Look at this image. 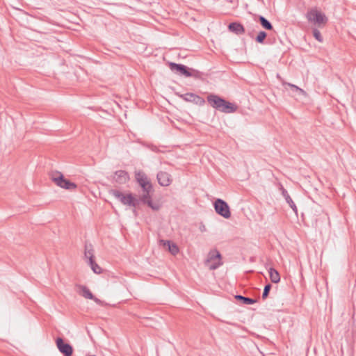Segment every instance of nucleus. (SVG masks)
Masks as SVG:
<instances>
[{
    "instance_id": "f257e3e1",
    "label": "nucleus",
    "mask_w": 356,
    "mask_h": 356,
    "mask_svg": "<svg viewBox=\"0 0 356 356\" xmlns=\"http://www.w3.org/2000/svg\"><path fill=\"white\" fill-rule=\"evenodd\" d=\"M207 102L214 108L225 113H232L237 110V106L216 95H209Z\"/></svg>"
},
{
    "instance_id": "6ab92c4d",
    "label": "nucleus",
    "mask_w": 356,
    "mask_h": 356,
    "mask_svg": "<svg viewBox=\"0 0 356 356\" xmlns=\"http://www.w3.org/2000/svg\"><path fill=\"white\" fill-rule=\"evenodd\" d=\"M80 289H81V292H80V294L84 297L85 298H87V299H92V298H94V296L92 295V293H91V291L89 290V289L88 287H86V286H79Z\"/></svg>"
},
{
    "instance_id": "5701e85b",
    "label": "nucleus",
    "mask_w": 356,
    "mask_h": 356,
    "mask_svg": "<svg viewBox=\"0 0 356 356\" xmlns=\"http://www.w3.org/2000/svg\"><path fill=\"white\" fill-rule=\"evenodd\" d=\"M144 204H147L154 211H158L160 209V204L158 202H153L152 199L150 200H148Z\"/></svg>"
},
{
    "instance_id": "f8f14e48",
    "label": "nucleus",
    "mask_w": 356,
    "mask_h": 356,
    "mask_svg": "<svg viewBox=\"0 0 356 356\" xmlns=\"http://www.w3.org/2000/svg\"><path fill=\"white\" fill-rule=\"evenodd\" d=\"M228 29L236 35H241L245 33V29L243 26L238 22L230 23L228 26Z\"/></svg>"
},
{
    "instance_id": "a878e982",
    "label": "nucleus",
    "mask_w": 356,
    "mask_h": 356,
    "mask_svg": "<svg viewBox=\"0 0 356 356\" xmlns=\"http://www.w3.org/2000/svg\"><path fill=\"white\" fill-rule=\"evenodd\" d=\"M313 35L315 38L316 40H318L320 42H322L323 39L321 34V32L317 29H314L313 31Z\"/></svg>"
},
{
    "instance_id": "cd10ccee",
    "label": "nucleus",
    "mask_w": 356,
    "mask_h": 356,
    "mask_svg": "<svg viewBox=\"0 0 356 356\" xmlns=\"http://www.w3.org/2000/svg\"><path fill=\"white\" fill-rule=\"evenodd\" d=\"M272 286L270 284H268L264 286V291L262 293V299L265 300L269 294L270 290L271 289Z\"/></svg>"
},
{
    "instance_id": "f03ea898",
    "label": "nucleus",
    "mask_w": 356,
    "mask_h": 356,
    "mask_svg": "<svg viewBox=\"0 0 356 356\" xmlns=\"http://www.w3.org/2000/svg\"><path fill=\"white\" fill-rule=\"evenodd\" d=\"M109 194L124 205L136 208L139 204V200H137V198H135L131 193L124 195L118 190L112 189L109 191Z\"/></svg>"
},
{
    "instance_id": "393cba45",
    "label": "nucleus",
    "mask_w": 356,
    "mask_h": 356,
    "mask_svg": "<svg viewBox=\"0 0 356 356\" xmlns=\"http://www.w3.org/2000/svg\"><path fill=\"white\" fill-rule=\"evenodd\" d=\"M266 33L265 31H260L257 36L256 37V42L259 43H263L265 38H266Z\"/></svg>"
},
{
    "instance_id": "bb28decb",
    "label": "nucleus",
    "mask_w": 356,
    "mask_h": 356,
    "mask_svg": "<svg viewBox=\"0 0 356 356\" xmlns=\"http://www.w3.org/2000/svg\"><path fill=\"white\" fill-rule=\"evenodd\" d=\"M138 184L142 188V192L147 191V190H152L153 188V186H152V184L150 183V181L140 183Z\"/></svg>"
},
{
    "instance_id": "c756f323",
    "label": "nucleus",
    "mask_w": 356,
    "mask_h": 356,
    "mask_svg": "<svg viewBox=\"0 0 356 356\" xmlns=\"http://www.w3.org/2000/svg\"><path fill=\"white\" fill-rule=\"evenodd\" d=\"M90 356H96V355H90Z\"/></svg>"
},
{
    "instance_id": "f3484780",
    "label": "nucleus",
    "mask_w": 356,
    "mask_h": 356,
    "mask_svg": "<svg viewBox=\"0 0 356 356\" xmlns=\"http://www.w3.org/2000/svg\"><path fill=\"white\" fill-rule=\"evenodd\" d=\"M135 177H136V181L138 184L149 181L146 174L141 170L136 172Z\"/></svg>"
},
{
    "instance_id": "4be33fe9",
    "label": "nucleus",
    "mask_w": 356,
    "mask_h": 356,
    "mask_svg": "<svg viewBox=\"0 0 356 356\" xmlns=\"http://www.w3.org/2000/svg\"><path fill=\"white\" fill-rule=\"evenodd\" d=\"M259 22L261 23V25L266 30H271L273 29V25L271 23L266 19L263 16H259Z\"/></svg>"
},
{
    "instance_id": "423d86ee",
    "label": "nucleus",
    "mask_w": 356,
    "mask_h": 356,
    "mask_svg": "<svg viewBox=\"0 0 356 356\" xmlns=\"http://www.w3.org/2000/svg\"><path fill=\"white\" fill-rule=\"evenodd\" d=\"M205 265L207 266L210 270H216L222 265V256L218 250L213 249L209 252L205 261Z\"/></svg>"
},
{
    "instance_id": "b1692460",
    "label": "nucleus",
    "mask_w": 356,
    "mask_h": 356,
    "mask_svg": "<svg viewBox=\"0 0 356 356\" xmlns=\"http://www.w3.org/2000/svg\"><path fill=\"white\" fill-rule=\"evenodd\" d=\"M88 264L95 273L99 274L102 273V268L96 264L95 260H92V262H88Z\"/></svg>"
},
{
    "instance_id": "dca6fc26",
    "label": "nucleus",
    "mask_w": 356,
    "mask_h": 356,
    "mask_svg": "<svg viewBox=\"0 0 356 356\" xmlns=\"http://www.w3.org/2000/svg\"><path fill=\"white\" fill-rule=\"evenodd\" d=\"M153 192H154L153 188L152 190H147V191H143V193L137 199V200H139V204L140 202L145 204L148 200H150L152 199V195Z\"/></svg>"
},
{
    "instance_id": "7ed1b4c3",
    "label": "nucleus",
    "mask_w": 356,
    "mask_h": 356,
    "mask_svg": "<svg viewBox=\"0 0 356 356\" xmlns=\"http://www.w3.org/2000/svg\"><path fill=\"white\" fill-rule=\"evenodd\" d=\"M306 17L309 22L317 25L318 27L323 26L328 21L325 15L316 8L309 10L307 13Z\"/></svg>"
},
{
    "instance_id": "aec40b11",
    "label": "nucleus",
    "mask_w": 356,
    "mask_h": 356,
    "mask_svg": "<svg viewBox=\"0 0 356 356\" xmlns=\"http://www.w3.org/2000/svg\"><path fill=\"white\" fill-rule=\"evenodd\" d=\"M283 84L287 85L288 86H289L291 88L293 92H296L297 95H298L300 96V95L305 96L307 95L304 90H302V88L298 87L297 86H296L294 84L289 83H284Z\"/></svg>"
},
{
    "instance_id": "39448f33",
    "label": "nucleus",
    "mask_w": 356,
    "mask_h": 356,
    "mask_svg": "<svg viewBox=\"0 0 356 356\" xmlns=\"http://www.w3.org/2000/svg\"><path fill=\"white\" fill-rule=\"evenodd\" d=\"M51 179L59 187L67 189L74 190L76 188V184L65 179L63 175L60 172H51L49 174Z\"/></svg>"
},
{
    "instance_id": "4468645a",
    "label": "nucleus",
    "mask_w": 356,
    "mask_h": 356,
    "mask_svg": "<svg viewBox=\"0 0 356 356\" xmlns=\"http://www.w3.org/2000/svg\"><path fill=\"white\" fill-rule=\"evenodd\" d=\"M160 243L164 247L168 246L169 252L173 255H176L179 252L177 245L174 243H171L170 241L161 240Z\"/></svg>"
},
{
    "instance_id": "9d476101",
    "label": "nucleus",
    "mask_w": 356,
    "mask_h": 356,
    "mask_svg": "<svg viewBox=\"0 0 356 356\" xmlns=\"http://www.w3.org/2000/svg\"><path fill=\"white\" fill-rule=\"evenodd\" d=\"M129 179V174L124 170H118L115 172L113 180L118 184H124Z\"/></svg>"
},
{
    "instance_id": "9b49d317",
    "label": "nucleus",
    "mask_w": 356,
    "mask_h": 356,
    "mask_svg": "<svg viewBox=\"0 0 356 356\" xmlns=\"http://www.w3.org/2000/svg\"><path fill=\"white\" fill-rule=\"evenodd\" d=\"M156 177L159 184L162 186H168L172 182L171 175L166 172L160 171Z\"/></svg>"
},
{
    "instance_id": "a211bd4d",
    "label": "nucleus",
    "mask_w": 356,
    "mask_h": 356,
    "mask_svg": "<svg viewBox=\"0 0 356 356\" xmlns=\"http://www.w3.org/2000/svg\"><path fill=\"white\" fill-rule=\"evenodd\" d=\"M269 276L272 282L278 283L280 281V276L277 270H276L273 268H270L269 270Z\"/></svg>"
},
{
    "instance_id": "1a4fd4ad",
    "label": "nucleus",
    "mask_w": 356,
    "mask_h": 356,
    "mask_svg": "<svg viewBox=\"0 0 356 356\" xmlns=\"http://www.w3.org/2000/svg\"><path fill=\"white\" fill-rule=\"evenodd\" d=\"M177 95L186 102H194L196 104H203L204 103L203 98L194 93L188 92L180 95L177 93Z\"/></svg>"
},
{
    "instance_id": "2eb2a0df",
    "label": "nucleus",
    "mask_w": 356,
    "mask_h": 356,
    "mask_svg": "<svg viewBox=\"0 0 356 356\" xmlns=\"http://www.w3.org/2000/svg\"><path fill=\"white\" fill-rule=\"evenodd\" d=\"M84 256L85 258L88 259V262H92V261L94 260V250L92 244H85Z\"/></svg>"
},
{
    "instance_id": "0eeeda50",
    "label": "nucleus",
    "mask_w": 356,
    "mask_h": 356,
    "mask_svg": "<svg viewBox=\"0 0 356 356\" xmlns=\"http://www.w3.org/2000/svg\"><path fill=\"white\" fill-rule=\"evenodd\" d=\"M214 209L216 212L223 218H229L231 217L229 207L225 201L217 199L214 202Z\"/></svg>"
},
{
    "instance_id": "20e7f679",
    "label": "nucleus",
    "mask_w": 356,
    "mask_h": 356,
    "mask_svg": "<svg viewBox=\"0 0 356 356\" xmlns=\"http://www.w3.org/2000/svg\"><path fill=\"white\" fill-rule=\"evenodd\" d=\"M169 67L171 71L179 74L184 75L186 77H195L199 78L200 76V72L197 70L189 69L186 66L182 64H177L175 63H170Z\"/></svg>"
},
{
    "instance_id": "c85d7f7f",
    "label": "nucleus",
    "mask_w": 356,
    "mask_h": 356,
    "mask_svg": "<svg viewBox=\"0 0 356 356\" xmlns=\"http://www.w3.org/2000/svg\"><path fill=\"white\" fill-rule=\"evenodd\" d=\"M91 300H93L96 303H97L98 305H102L103 303L101 300L98 299L97 298H96L95 296H94V298H92Z\"/></svg>"
},
{
    "instance_id": "6e6552de",
    "label": "nucleus",
    "mask_w": 356,
    "mask_h": 356,
    "mask_svg": "<svg viewBox=\"0 0 356 356\" xmlns=\"http://www.w3.org/2000/svg\"><path fill=\"white\" fill-rule=\"evenodd\" d=\"M56 343L58 349L64 356H72L73 348L70 343H65L60 337L56 339Z\"/></svg>"
},
{
    "instance_id": "ddd939ff",
    "label": "nucleus",
    "mask_w": 356,
    "mask_h": 356,
    "mask_svg": "<svg viewBox=\"0 0 356 356\" xmlns=\"http://www.w3.org/2000/svg\"><path fill=\"white\" fill-rule=\"evenodd\" d=\"M282 194L284 196L286 202L289 204L290 207L293 209V211L297 213H298V209L295 203L293 202V200L290 197L289 194L288 193L287 191L283 188V186L281 187Z\"/></svg>"
},
{
    "instance_id": "412c9836",
    "label": "nucleus",
    "mask_w": 356,
    "mask_h": 356,
    "mask_svg": "<svg viewBox=\"0 0 356 356\" xmlns=\"http://www.w3.org/2000/svg\"><path fill=\"white\" fill-rule=\"evenodd\" d=\"M235 298L238 300H241L245 305H252L257 302L255 299L245 297L241 295L235 296Z\"/></svg>"
}]
</instances>
